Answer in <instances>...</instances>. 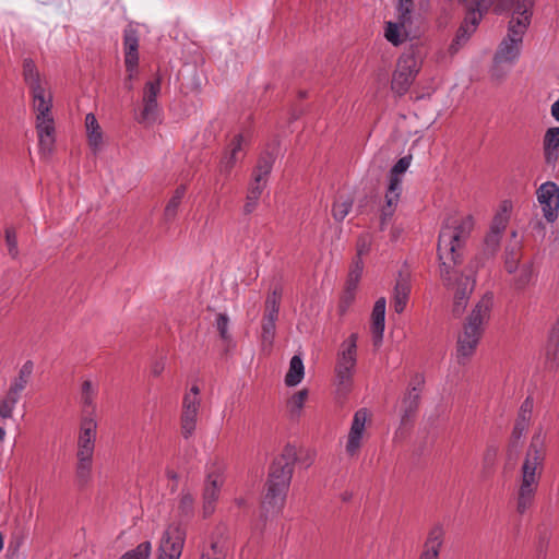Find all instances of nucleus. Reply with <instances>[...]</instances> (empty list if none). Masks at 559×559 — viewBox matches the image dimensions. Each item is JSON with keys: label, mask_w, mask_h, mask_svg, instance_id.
<instances>
[{"label": "nucleus", "mask_w": 559, "mask_h": 559, "mask_svg": "<svg viewBox=\"0 0 559 559\" xmlns=\"http://www.w3.org/2000/svg\"><path fill=\"white\" fill-rule=\"evenodd\" d=\"M277 318L278 317H274V316L269 317V316L263 314L262 334H261L263 347L272 346V344H273V340L275 336V330H276L275 322H276Z\"/></svg>", "instance_id": "30"}, {"label": "nucleus", "mask_w": 559, "mask_h": 559, "mask_svg": "<svg viewBox=\"0 0 559 559\" xmlns=\"http://www.w3.org/2000/svg\"><path fill=\"white\" fill-rule=\"evenodd\" d=\"M369 420V412L367 408H359L353 417L350 429L347 436L345 451L349 457L358 455L362 445L366 423Z\"/></svg>", "instance_id": "12"}, {"label": "nucleus", "mask_w": 559, "mask_h": 559, "mask_svg": "<svg viewBox=\"0 0 559 559\" xmlns=\"http://www.w3.org/2000/svg\"><path fill=\"white\" fill-rule=\"evenodd\" d=\"M549 540H550V533L547 530L540 531L538 534V540H537V551L539 555L545 556Z\"/></svg>", "instance_id": "60"}, {"label": "nucleus", "mask_w": 559, "mask_h": 559, "mask_svg": "<svg viewBox=\"0 0 559 559\" xmlns=\"http://www.w3.org/2000/svg\"><path fill=\"white\" fill-rule=\"evenodd\" d=\"M296 461L297 450L292 444H287L281 455L273 460L262 501L265 515H275L283 510Z\"/></svg>", "instance_id": "2"}, {"label": "nucleus", "mask_w": 559, "mask_h": 559, "mask_svg": "<svg viewBox=\"0 0 559 559\" xmlns=\"http://www.w3.org/2000/svg\"><path fill=\"white\" fill-rule=\"evenodd\" d=\"M224 484V466L219 462H214L206 466V477L203 486V516L207 518L215 511L218 501L221 488Z\"/></svg>", "instance_id": "6"}, {"label": "nucleus", "mask_w": 559, "mask_h": 559, "mask_svg": "<svg viewBox=\"0 0 559 559\" xmlns=\"http://www.w3.org/2000/svg\"><path fill=\"white\" fill-rule=\"evenodd\" d=\"M24 386H10L8 392L0 396V418H12L13 409L22 396Z\"/></svg>", "instance_id": "22"}, {"label": "nucleus", "mask_w": 559, "mask_h": 559, "mask_svg": "<svg viewBox=\"0 0 559 559\" xmlns=\"http://www.w3.org/2000/svg\"><path fill=\"white\" fill-rule=\"evenodd\" d=\"M36 130L38 135L55 136V121L51 117L36 118Z\"/></svg>", "instance_id": "46"}, {"label": "nucleus", "mask_w": 559, "mask_h": 559, "mask_svg": "<svg viewBox=\"0 0 559 559\" xmlns=\"http://www.w3.org/2000/svg\"><path fill=\"white\" fill-rule=\"evenodd\" d=\"M22 75L25 84L28 86L31 84H35L41 81V75L34 60L31 58H25L23 60V71Z\"/></svg>", "instance_id": "34"}, {"label": "nucleus", "mask_w": 559, "mask_h": 559, "mask_svg": "<svg viewBox=\"0 0 559 559\" xmlns=\"http://www.w3.org/2000/svg\"><path fill=\"white\" fill-rule=\"evenodd\" d=\"M372 245V236L368 233L361 234L356 241V257L362 258L369 253Z\"/></svg>", "instance_id": "49"}, {"label": "nucleus", "mask_w": 559, "mask_h": 559, "mask_svg": "<svg viewBox=\"0 0 559 559\" xmlns=\"http://www.w3.org/2000/svg\"><path fill=\"white\" fill-rule=\"evenodd\" d=\"M546 459V436L539 428L532 437L521 467L516 511L525 513L533 504Z\"/></svg>", "instance_id": "3"}, {"label": "nucleus", "mask_w": 559, "mask_h": 559, "mask_svg": "<svg viewBox=\"0 0 559 559\" xmlns=\"http://www.w3.org/2000/svg\"><path fill=\"white\" fill-rule=\"evenodd\" d=\"M307 397H308V390L302 389L299 392L295 393L290 399H288L287 408L292 416L299 415Z\"/></svg>", "instance_id": "40"}, {"label": "nucleus", "mask_w": 559, "mask_h": 559, "mask_svg": "<svg viewBox=\"0 0 559 559\" xmlns=\"http://www.w3.org/2000/svg\"><path fill=\"white\" fill-rule=\"evenodd\" d=\"M400 189L401 179L399 178V176L390 174V183L385 195H394L395 193L400 194Z\"/></svg>", "instance_id": "63"}, {"label": "nucleus", "mask_w": 559, "mask_h": 559, "mask_svg": "<svg viewBox=\"0 0 559 559\" xmlns=\"http://www.w3.org/2000/svg\"><path fill=\"white\" fill-rule=\"evenodd\" d=\"M459 2L464 8L465 17L450 45L451 53H455L460 46L468 40L491 5L490 0H459Z\"/></svg>", "instance_id": "5"}, {"label": "nucleus", "mask_w": 559, "mask_h": 559, "mask_svg": "<svg viewBox=\"0 0 559 559\" xmlns=\"http://www.w3.org/2000/svg\"><path fill=\"white\" fill-rule=\"evenodd\" d=\"M532 272L528 266L521 269L519 276L515 278L514 286L516 289H523L530 282Z\"/></svg>", "instance_id": "57"}, {"label": "nucleus", "mask_w": 559, "mask_h": 559, "mask_svg": "<svg viewBox=\"0 0 559 559\" xmlns=\"http://www.w3.org/2000/svg\"><path fill=\"white\" fill-rule=\"evenodd\" d=\"M304 364L299 356H293L288 372L285 377V384H298L304 378Z\"/></svg>", "instance_id": "29"}, {"label": "nucleus", "mask_w": 559, "mask_h": 559, "mask_svg": "<svg viewBox=\"0 0 559 559\" xmlns=\"http://www.w3.org/2000/svg\"><path fill=\"white\" fill-rule=\"evenodd\" d=\"M156 117L157 102L143 100V108L140 116L138 117V122L141 124H152L155 122Z\"/></svg>", "instance_id": "35"}, {"label": "nucleus", "mask_w": 559, "mask_h": 559, "mask_svg": "<svg viewBox=\"0 0 559 559\" xmlns=\"http://www.w3.org/2000/svg\"><path fill=\"white\" fill-rule=\"evenodd\" d=\"M52 97L50 93L47 96L34 100V110L36 118L51 117Z\"/></svg>", "instance_id": "43"}, {"label": "nucleus", "mask_w": 559, "mask_h": 559, "mask_svg": "<svg viewBox=\"0 0 559 559\" xmlns=\"http://www.w3.org/2000/svg\"><path fill=\"white\" fill-rule=\"evenodd\" d=\"M201 406L200 388L191 386L183 395L182 408L199 412Z\"/></svg>", "instance_id": "37"}, {"label": "nucleus", "mask_w": 559, "mask_h": 559, "mask_svg": "<svg viewBox=\"0 0 559 559\" xmlns=\"http://www.w3.org/2000/svg\"><path fill=\"white\" fill-rule=\"evenodd\" d=\"M500 234L489 230L484 240V254L488 258L493 257L500 247Z\"/></svg>", "instance_id": "41"}, {"label": "nucleus", "mask_w": 559, "mask_h": 559, "mask_svg": "<svg viewBox=\"0 0 559 559\" xmlns=\"http://www.w3.org/2000/svg\"><path fill=\"white\" fill-rule=\"evenodd\" d=\"M492 306L493 294L488 292L483 295L466 318L463 332L457 338V358L460 362H464L474 354L485 331V325L489 322Z\"/></svg>", "instance_id": "4"}, {"label": "nucleus", "mask_w": 559, "mask_h": 559, "mask_svg": "<svg viewBox=\"0 0 559 559\" xmlns=\"http://www.w3.org/2000/svg\"><path fill=\"white\" fill-rule=\"evenodd\" d=\"M420 393V386H412V389L408 390L407 394L404 396L402 401L403 414L401 417V426H406L413 421V418L418 408Z\"/></svg>", "instance_id": "17"}, {"label": "nucleus", "mask_w": 559, "mask_h": 559, "mask_svg": "<svg viewBox=\"0 0 559 559\" xmlns=\"http://www.w3.org/2000/svg\"><path fill=\"white\" fill-rule=\"evenodd\" d=\"M93 455L76 454L75 484L84 488L92 479Z\"/></svg>", "instance_id": "19"}, {"label": "nucleus", "mask_w": 559, "mask_h": 559, "mask_svg": "<svg viewBox=\"0 0 559 559\" xmlns=\"http://www.w3.org/2000/svg\"><path fill=\"white\" fill-rule=\"evenodd\" d=\"M509 222V209L507 202L503 203L501 211L498 212L491 222L490 231L502 235Z\"/></svg>", "instance_id": "39"}, {"label": "nucleus", "mask_w": 559, "mask_h": 559, "mask_svg": "<svg viewBox=\"0 0 559 559\" xmlns=\"http://www.w3.org/2000/svg\"><path fill=\"white\" fill-rule=\"evenodd\" d=\"M123 50L126 69H133L139 66V35L131 26L123 32Z\"/></svg>", "instance_id": "16"}, {"label": "nucleus", "mask_w": 559, "mask_h": 559, "mask_svg": "<svg viewBox=\"0 0 559 559\" xmlns=\"http://www.w3.org/2000/svg\"><path fill=\"white\" fill-rule=\"evenodd\" d=\"M85 128L88 145L96 153L103 143V132L94 114L90 112L85 117Z\"/></svg>", "instance_id": "24"}, {"label": "nucleus", "mask_w": 559, "mask_h": 559, "mask_svg": "<svg viewBox=\"0 0 559 559\" xmlns=\"http://www.w3.org/2000/svg\"><path fill=\"white\" fill-rule=\"evenodd\" d=\"M546 364L549 368H555L559 361V342L548 340L546 344Z\"/></svg>", "instance_id": "45"}, {"label": "nucleus", "mask_w": 559, "mask_h": 559, "mask_svg": "<svg viewBox=\"0 0 559 559\" xmlns=\"http://www.w3.org/2000/svg\"><path fill=\"white\" fill-rule=\"evenodd\" d=\"M151 543L143 542L139 544L134 549L127 551L120 557V559H148L151 555Z\"/></svg>", "instance_id": "42"}, {"label": "nucleus", "mask_w": 559, "mask_h": 559, "mask_svg": "<svg viewBox=\"0 0 559 559\" xmlns=\"http://www.w3.org/2000/svg\"><path fill=\"white\" fill-rule=\"evenodd\" d=\"M414 0H399V20L402 25L411 21V13L413 11Z\"/></svg>", "instance_id": "52"}, {"label": "nucleus", "mask_w": 559, "mask_h": 559, "mask_svg": "<svg viewBox=\"0 0 559 559\" xmlns=\"http://www.w3.org/2000/svg\"><path fill=\"white\" fill-rule=\"evenodd\" d=\"M28 87H29L31 93L33 95V100L39 99L41 97H45L48 94V93H46V90H45L41 81H39V82H37L35 84L28 85Z\"/></svg>", "instance_id": "62"}, {"label": "nucleus", "mask_w": 559, "mask_h": 559, "mask_svg": "<svg viewBox=\"0 0 559 559\" xmlns=\"http://www.w3.org/2000/svg\"><path fill=\"white\" fill-rule=\"evenodd\" d=\"M537 199L543 205L544 216L552 223L558 217L559 187L551 181L543 183L537 190Z\"/></svg>", "instance_id": "13"}, {"label": "nucleus", "mask_w": 559, "mask_h": 559, "mask_svg": "<svg viewBox=\"0 0 559 559\" xmlns=\"http://www.w3.org/2000/svg\"><path fill=\"white\" fill-rule=\"evenodd\" d=\"M214 325L218 332L219 338L224 344L223 355L227 356L230 353V350L236 346L233 335L228 331V316L226 313H217Z\"/></svg>", "instance_id": "23"}, {"label": "nucleus", "mask_w": 559, "mask_h": 559, "mask_svg": "<svg viewBox=\"0 0 559 559\" xmlns=\"http://www.w3.org/2000/svg\"><path fill=\"white\" fill-rule=\"evenodd\" d=\"M521 259V248L516 241L513 246L506 248L504 252V267L509 273L515 272Z\"/></svg>", "instance_id": "33"}, {"label": "nucleus", "mask_w": 559, "mask_h": 559, "mask_svg": "<svg viewBox=\"0 0 559 559\" xmlns=\"http://www.w3.org/2000/svg\"><path fill=\"white\" fill-rule=\"evenodd\" d=\"M97 423L91 416H83L80 423L76 454L94 455Z\"/></svg>", "instance_id": "14"}, {"label": "nucleus", "mask_w": 559, "mask_h": 559, "mask_svg": "<svg viewBox=\"0 0 559 559\" xmlns=\"http://www.w3.org/2000/svg\"><path fill=\"white\" fill-rule=\"evenodd\" d=\"M353 206V198L350 195H340L334 202L332 209V215L337 222H342L349 213Z\"/></svg>", "instance_id": "32"}, {"label": "nucleus", "mask_w": 559, "mask_h": 559, "mask_svg": "<svg viewBox=\"0 0 559 559\" xmlns=\"http://www.w3.org/2000/svg\"><path fill=\"white\" fill-rule=\"evenodd\" d=\"M243 143H245V138L241 133L239 134H236L228 147L226 150H228L229 152L234 153L236 156L239 157V154L243 151Z\"/></svg>", "instance_id": "56"}, {"label": "nucleus", "mask_w": 559, "mask_h": 559, "mask_svg": "<svg viewBox=\"0 0 559 559\" xmlns=\"http://www.w3.org/2000/svg\"><path fill=\"white\" fill-rule=\"evenodd\" d=\"M95 386H83L81 400L84 404V416L93 417L95 411L94 399L96 395Z\"/></svg>", "instance_id": "44"}, {"label": "nucleus", "mask_w": 559, "mask_h": 559, "mask_svg": "<svg viewBox=\"0 0 559 559\" xmlns=\"http://www.w3.org/2000/svg\"><path fill=\"white\" fill-rule=\"evenodd\" d=\"M559 148V127H552L546 130L543 139V150L546 163L557 160Z\"/></svg>", "instance_id": "21"}, {"label": "nucleus", "mask_w": 559, "mask_h": 559, "mask_svg": "<svg viewBox=\"0 0 559 559\" xmlns=\"http://www.w3.org/2000/svg\"><path fill=\"white\" fill-rule=\"evenodd\" d=\"M178 515L182 521H189L194 515V497L190 492L182 491L178 501Z\"/></svg>", "instance_id": "28"}, {"label": "nucleus", "mask_w": 559, "mask_h": 559, "mask_svg": "<svg viewBox=\"0 0 559 559\" xmlns=\"http://www.w3.org/2000/svg\"><path fill=\"white\" fill-rule=\"evenodd\" d=\"M185 194L186 187L183 185L177 187L164 210V217L166 221H173L176 217L179 205L181 204Z\"/></svg>", "instance_id": "27"}, {"label": "nucleus", "mask_w": 559, "mask_h": 559, "mask_svg": "<svg viewBox=\"0 0 559 559\" xmlns=\"http://www.w3.org/2000/svg\"><path fill=\"white\" fill-rule=\"evenodd\" d=\"M356 290L344 288L338 304L340 314H344L355 300Z\"/></svg>", "instance_id": "53"}, {"label": "nucleus", "mask_w": 559, "mask_h": 559, "mask_svg": "<svg viewBox=\"0 0 559 559\" xmlns=\"http://www.w3.org/2000/svg\"><path fill=\"white\" fill-rule=\"evenodd\" d=\"M198 414L199 412L197 411H188L182 408L180 416V430L185 439H189L193 436L197 428Z\"/></svg>", "instance_id": "25"}, {"label": "nucleus", "mask_w": 559, "mask_h": 559, "mask_svg": "<svg viewBox=\"0 0 559 559\" xmlns=\"http://www.w3.org/2000/svg\"><path fill=\"white\" fill-rule=\"evenodd\" d=\"M535 0H499L497 9L512 11V17L508 25L526 32L531 25Z\"/></svg>", "instance_id": "9"}, {"label": "nucleus", "mask_w": 559, "mask_h": 559, "mask_svg": "<svg viewBox=\"0 0 559 559\" xmlns=\"http://www.w3.org/2000/svg\"><path fill=\"white\" fill-rule=\"evenodd\" d=\"M5 243L8 246L9 254L15 259L19 254L16 231L13 227H8L4 230Z\"/></svg>", "instance_id": "50"}, {"label": "nucleus", "mask_w": 559, "mask_h": 559, "mask_svg": "<svg viewBox=\"0 0 559 559\" xmlns=\"http://www.w3.org/2000/svg\"><path fill=\"white\" fill-rule=\"evenodd\" d=\"M399 35H400L399 25L395 23L389 22L386 24V28H385V38L389 41H391L392 44L397 45L401 43Z\"/></svg>", "instance_id": "58"}, {"label": "nucleus", "mask_w": 559, "mask_h": 559, "mask_svg": "<svg viewBox=\"0 0 559 559\" xmlns=\"http://www.w3.org/2000/svg\"><path fill=\"white\" fill-rule=\"evenodd\" d=\"M412 160V156H404L400 158L396 164L392 167L391 174L399 176L407 170Z\"/></svg>", "instance_id": "61"}, {"label": "nucleus", "mask_w": 559, "mask_h": 559, "mask_svg": "<svg viewBox=\"0 0 559 559\" xmlns=\"http://www.w3.org/2000/svg\"><path fill=\"white\" fill-rule=\"evenodd\" d=\"M530 424L524 423L523 419H516L511 437H510V448L516 449L520 444L521 438L524 436L526 430L528 429Z\"/></svg>", "instance_id": "47"}, {"label": "nucleus", "mask_w": 559, "mask_h": 559, "mask_svg": "<svg viewBox=\"0 0 559 559\" xmlns=\"http://www.w3.org/2000/svg\"><path fill=\"white\" fill-rule=\"evenodd\" d=\"M266 182H267L266 180L255 181V179L253 178V181L251 182V185L248 188L247 195H249L251 199L259 200L265 186H266Z\"/></svg>", "instance_id": "54"}, {"label": "nucleus", "mask_w": 559, "mask_h": 559, "mask_svg": "<svg viewBox=\"0 0 559 559\" xmlns=\"http://www.w3.org/2000/svg\"><path fill=\"white\" fill-rule=\"evenodd\" d=\"M362 270H364L362 259L360 257H355V259L353 260V262L350 264L349 273H352V274L356 273L358 276H361Z\"/></svg>", "instance_id": "64"}, {"label": "nucleus", "mask_w": 559, "mask_h": 559, "mask_svg": "<svg viewBox=\"0 0 559 559\" xmlns=\"http://www.w3.org/2000/svg\"><path fill=\"white\" fill-rule=\"evenodd\" d=\"M34 364L31 360H27L19 372V383L17 384H25L31 381V376L33 373Z\"/></svg>", "instance_id": "55"}, {"label": "nucleus", "mask_w": 559, "mask_h": 559, "mask_svg": "<svg viewBox=\"0 0 559 559\" xmlns=\"http://www.w3.org/2000/svg\"><path fill=\"white\" fill-rule=\"evenodd\" d=\"M474 227L471 215L449 216L439 233L437 252L440 277L443 285L454 289L452 313L461 317L475 287V280L459 273L456 266L462 263L463 250Z\"/></svg>", "instance_id": "1"}, {"label": "nucleus", "mask_w": 559, "mask_h": 559, "mask_svg": "<svg viewBox=\"0 0 559 559\" xmlns=\"http://www.w3.org/2000/svg\"><path fill=\"white\" fill-rule=\"evenodd\" d=\"M400 195L395 193L394 195H385V204L380 210V230H384L388 223L392 219L396 205L399 202Z\"/></svg>", "instance_id": "26"}, {"label": "nucleus", "mask_w": 559, "mask_h": 559, "mask_svg": "<svg viewBox=\"0 0 559 559\" xmlns=\"http://www.w3.org/2000/svg\"><path fill=\"white\" fill-rule=\"evenodd\" d=\"M357 333H352L342 344L337 354L335 374L340 384L352 382L357 361Z\"/></svg>", "instance_id": "7"}, {"label": "nucleus", "mask_w": 559, "mask_h": 559, "mask_svg": "<svg viewBox=\"0 0 559 559\" xmlns=\"http://www.w3.org/2000/svg\"><path fill=\"white\" fill-rule=\"evenodd\" d=\"M160 91V80L150 81L145 84L143 100L157 102V95Z\"/></svg>", "instance_id": "51"}, {"label": "nucleus", "mask_w": 559, "mask_h": 559, "mask_svg": "<svg viewBox=\"0 0 559 559\" xmlns=\"http://www.w3.org/2000/svg\"><path fill=\"white\" fill-rule=\"evenodd\" d=\"M39 148L44 154H50L55 147V136L38 135Z\"/></svg>", "instance_id": "59"}, {"label": "nucleus", "mask_w": 559, "mask_h": 559, "mask_svg": "<svg viewBox=\"0 0 559 559\" xmlns=\"http://www.w3.org/2000/svg\"><path fill=\"white\" fill-rule=\"evenodd\" d=\"M226 546L221 540H212L207 549L203 550L200 559H226Z\"/></svg>", "instance_id": "36"}, {"label": "nucleus", "mask_w": 559, "mask_h": 559, "mask_svg": "<svg viewBox=\"0 0 559 559\" xmlns=\"http://www.w3.org/2000/svg\"><path fill=\"white\" fill-rule=\"evenodd\" d=\"M526 32L514 28V25H508V35L500 43L493 61L496 64L513 62L520 55L523 36Z\"/></svg>", "instance_id": "11"}, {"label": "nucleus", "mask_w": 559, "mask_h": 559, "mask_svg": "<svg viewBox=\"0 0 559 559\" xmlns=\"http://www.w3.org/2000/svg\"><path fill=\"white\" fill-rule=\"evenodd\" d=\"M276 155L277 154L275 148H267L261 153L252 174V177L255 179V181H267L269 175L271 174L274 162L276 159Z\"/></svg>", "instance_id": "18"}, {"label": "nucleus", "mask_w": 559, "mask_h": 559, "mask_svg": "<svg viewBox=\"0 0 559 559\" xmlns=\"http://www.w3.org/2000/svg\"><path fill=\"white\" fill-rule=\"evenodd\" d=\"M419 71L417 59L412 53L402 55L392 75L391 90L403 96L407 93Z\"/></svg>", "instance_id": "8"}, {"label": "nucleus", "mask_w": 559, "mask_h": 559, "mask_svg": "<svg viewBox=\"0 0 559 559\" xmlns=\"http://www.w3.org/2000/svg\"><path fill=\"white\" fill-rule=\"evenodd\" d=\"M186 539V530L180 524L170 525L163 535L158 559H179Z\"/></svg>", "instance_id": "10"}, {"label": "nucleus", "mask_w": 559, "mask_h": 559, "mask_svg": "<svg viewBox=\"0 0 559 559\" xmlns=\"http://www.w3.org/2000/svg\"><path fill=\"white\" fill-rule=\"evenodd\" d=\"M444 531L441 525L433 526L427 537L424 548L435 549L440 552L443 544Z\"/></svg>", "instance_id": "38"}, {"label": "nucleus", "mask_w": 559, "mask_h": 559, "mask_svg": "<svg viewBox=\"0 0 559 559\" xmlns=\"http://www.w3.org/2000/svg\"><path fill=\"white\" fill-rule=\"evenodd\" d=\"M282 299V288L275 287L266 297L264 304V314L278 317L280 305Z\"/></svg>", "instance_id": "31"}, {"label": "nucleus", "mask_w": 559, "mask_h": 559, "mask_svg": "<svg viewBox=\"0 0 559 559\" xmlns=\"http://www.w3.org/2000/svg\"><path fill=\"white\" fill-rule=\"evenodd\" d=\"M385 298L380 297L373 305L371 312V335L372 344L374 347H379L383 340V332L385 326Z\"/></svg>", "instance_id": "15"}, {"label": "nucleus", "mask_w": 559, "mask_h": 559, "mask_svg": "<svg viewBox=\"0 0 559 559\" xmlns=\"http://www.w3.org/2000/svg\"><path fill=\"white\" fill-rule=\"evenodd\" d=\"M238 159V156L226 150L219 163V173L224 174L225 176H228L231 169L235 167Z\"/></svg>", "instance_id": "48"}, {"label": "nucleus", "mask_w": 559, "mask_h": 559, "mask_svg": "<svg viewBox=\"0 0 559 559\" xmlns=\"http://www.w3.org/2000/svg\"><path fill=\"white\" fill-rule=\"evenodd\" d=\"M411 294V283L407 277L400 276L393 290V307L396 313H402L407 305Z\"/></svg>", "instance_id": "20"}]
</instances>
